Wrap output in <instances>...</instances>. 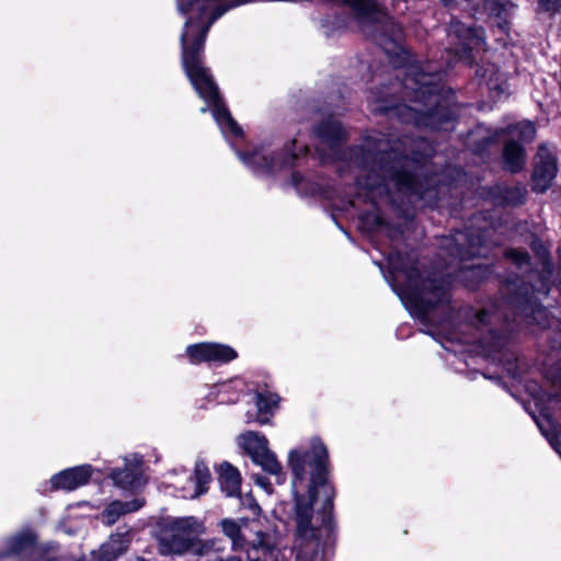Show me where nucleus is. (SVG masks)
I'll return each mask as SVG.
<instances>
[{"label": "nucleus", "instance_id": "f257e3e1", "mask_svg": "<svg viewBox=\"0 0 561 561\" xmlns=\"http://www.w3.org/2000/svg\"><path fill=\"white\" fill-rule=\"evenodd\" d=\"M287 465L293 473L296 537L300 542L321 538L323 533L331 529L335 495L328 480L327 447L319 438H312L308 447L289 450Z\"/></svg>", "mask_w": 561, "mask_h": 561}, {"label": "nucleus", "instance_id": "f03ea898", "mask_svg": "<svg viewBox=\"0 0 561 561\" xmlns=\"http://www.w3.org/2000/svg\"><path fill=\"white\" fill-rule=\"evenodd\" d=\"M204 533V526L195 517L176 518L165 525L159 533L158 542L161 554H182Z\"/></svg>", "mask_w": 561, "mask_h": 561}, {"label": "nucleus", "instance_id": "7ed1b4c3", "mask_svg": "<svg viewBox=\"0 0 561 561\" xmlns=\"http://www.w3.org/2000/svg\"><path fill=\"white\" fill-rule=\"evenodd\" d=\"M238 446L243 449L266 473L274 476L278 483L285 481V473L282 463L276 455L270 449L267 438L253 431H248L237 437Z\"/></svg>", "mask_w": 561, "mask_h": 561}, {"label": "nucleus", "instance_id": "20e7f679", "mask_svg": "<svg viewBox=\"0 0 561 561\" xmlns=\"http://www.w3.org/2000/svg\"><path fill=\"white\" fill-rule=\"evenodd\" d=\"M187 356L192 364L218 363L224 364L237 358V352L225 344L198 343L187 346Z\"/></svg>", "mask_w": 561, "mask_h": 561}, {"label": "nucleus", "instance_id": "39448f33", "mask_svg": "<svg viewBox=\"0 0 561 561\" xmlns=\"http://www.w3.org/2000/svg\"><path fill=\"white\" fill-rule=\"evenodd\" d=\"M557 171V159L553 152L546 145H540L533 175L534 190L545 192L551 185Z\"/></svg>", "mask_w": 561, "mask_h": 561}, {"label": "nucleus", "instance_id": "423d86ee", "mask_svg": "<svg viewBox=\"0 0 561 561\" xmlns=\"http://www.w3.org/2000/svg\"><path fill=\"white\" fill-rule=\"evenodd\" d=\"M93 474V468L90 465L77 466L60 471L50 479L53 490L72 491L89 482Z\"/></svg>", "mask_w": 561, "mask_h": 561}, {"label": "nucleus", "instance_id": "0eeeda50", "mask_svg": "<svg viewBox=\"0 0 561 561\" xmlns=\"http://www.w3.org/2000/svg\"><path fill=\"white\" fill-rule=\"evenodd\" d=\"M114 483L126 490H134L145 483L142 477V458L139 455H133L126 458L124 469L114 470L111 473Z\"/></svg>", "mask_w": 561, "mask_h": 561}, {"label": "nucleus", "instance_id": "6e6552de", "mask_svg": "<svg viewBox=\"0 0 561 561\" xmlns=\"http://www.w3.org/2000/svg\"><path fill=\"white\" fill-rule=\"evenodd\" d=\"M133 535L129 530L125 533H116L112 534L108 539L102 543L96 552H94V558L96 561H115L122 554H124L130 542Z\"/></svg>", "mask_w": 561, "mask_h": 561}, {"label": "nucleus", "instance_id": "1a4fd4ad", "mask_svg": "<svg viewBox=\"0 0 561 561\" xmlns=\"http://www.w3.org/2000/svg\"><path fill=\"white\" fill-rule=\"evenodd\" d=\"M239 158L255 172L261 173H273L279 165H289L290 162L297 157L295 153H290L283 162H279L275 158H270L263 149L254 150L250 153L237 152Z\"/></svg>", "mask_w": 561, "mask_h": 561}, {"label": "nucleus", "instance_id": "9d476101", "mask_svg": "<svg viewBox=\"0 0 561 561\" xmlns=\"http://www.w3.org/2000/svg\"><path fill=\"white\" fill-rule=\"evenodd\" d=\"M448 36L459 39L463 53L478 49L484 44V36L481 30L466 26L459 21H453L450 23Z\"/></svg>", "mask_w": 561, "mask_h": 561}, {"label": "nucleus", "instance_id": "9b49d317", "mask_svg": "<svg viewBox=\"0 0 561 561\" xmlns=\"http://www.w3.org/2000/svg\"><path fill=\"white\" fill-rule=\"evenodd\" d=\"M278 402L279 397L276 393H257L255 397L257 412L255 414L247 412V423H259L260 425L268 424L274 411L278 407Z\"/></svg>", "mask_w": 561, "mask_h": 561}, {"label": "nucleus", "instance_id": "f8f14e48", "mask_svg": "<svg viewBox=\"0 0 561 561\" xmlns=\"http://www.w3.org/2000/svg\"><path fill=\"white\" fill-rule=\"evenodd\" d=\"M243 390V381L236 378L214 385L208 396L221 404L234 403L239 400Z\"/></svg>", "mask_w": 561, "mask_h": 561}, {"label": "nucleus", "instance_id": "ddd939ff", "mask_svg": "<svg viewBox=\"0 0 561 561\" xmlns=\"http://www.w3.org/2000/svg\"><path fill=\"white\" fill-rule=\"evenodd\" d=\"M144 501L135 499L128 502L114 501L102 513L103 523L107 526L115 524L121 516L138 511Z\"/></svg>", "mask_w": 561, "mask_h": 561}, {"label": "nucleus", "instance_id": "4468645a", "mask_svg": "<svg viewBox=\"0 0 561 561\" xmlns=\"http://www.w3.org/2000/svg\"><path fill=\"white\" fill-rule=\"evenodd\" d=\"M219 483L221 490L228 496H236L240 492L241 476L237 468L228 462H224L219 466Z\"/></svg>", "mask_w": 561, "mask_h": 561}, {"label": "nucleus", "instance_id": "2eb2a0df", "mask_svg": "<svg viewBox=\"0 0 561 561\" xmlns=\"http://www.w3.org/2000/svg\"><path fill=\"white\" fill-rule=\"evenodd\" d=\"M257 543H253L248 550L249 561H282L280 551L273 545L265 541V537L260 534Z\"/></svg>", "mask_w": 561, "mask_h": 561}, {"label": "nucleus", "instance_id": "dca6fc26", "mask_svg": "<svg viewBox=\"0 0 561 561\" xmlns=\"http://www.w3.org/2000/svg\"><path fill=\"white\" fill-rule=\"evenodd\" d=\"M210 471L207 465L203 461H197L194 469V477L188 476L190 483H194V491L192 493H183V497L195 499L204 494L210 482Z\"/></svg>", "mask_w": 561, "mask_h": 561}, {"label": "nucleus", "instance_id": "f3484780", "mask_svg": "<svg viewBox=\"0 0 561 561\" xmlns=\"http://www.w3.org/2000/svg\"><path fill=\"white\" fill-rule=\"evenodd\" d=\"M248 523L247 519L234 520L230 518L222 519L220 525L222 533L231 540L232 549L244 548V537L242 535V527Z\"/></svg>", "mask_w": 561, "mask_h": 561}, {"label": "nucleus", "instance_id": "a211bd4d", "mask_svg": "<svg viewBox=\"0 0 561 561\" xmlns=\"http://www.w3.org/2000/svg\"><path fill=\"white\" fill-rule=\"evenodd\" d=\"M503 158L505 168L512 172L522 170L525 164L524 150L518 144L514 141H508L505 145Z\"/></svg>", "mask_w": 561, "mask_h": 561}, {"label": "nucleus", "instance_id": "6ab92c4d", "mask_svg": "<svg viewBox=\"0 0 561 561\" xmlns=\"http://www.w3.org/2000/svg\"><path fill=\"white\" fill-rule=\"evenodd\" d=\"M435 76L421 71L417 67H411L407 78L404 79V85L412 90H420L423 93L432 92L427 87L434 83Z\"/></svg>", "mask_w": 561, "mask_h": 561}, {"label": "nucleus", "instance_id": "aec40b11", "mask_svg": "<svg viewBox=\"0 0 561 561\" xmlns=\"http://www.w3.org/2000/svg\"><path fill=\"white\" fill-rule=\"evenodd\" d=\"M319 539H307L302 542L296 537L297 557L296 561H319Z\"/></svg>", "mask_w": 561, "mask_h": 561}, {"label": "nucleus", "instance_id": "412c9836", "mask_svg": "<svg viewBox=\"0 0 561 561\" xmlns=\"http://www.w3.org/2000/svg\"><path fill=\"white\" fill-rule=\"evenodd\" d=\"M542 435L549 440L550 445L561 457V444L558 440V431L554 424L549 419L537 421Z\"/></svg>", "mask_w": 561, "mask_h": 561}, {"label": "nucleus", "instance_id": "4be33fe9", "mask_svg": "<svg viewBox=\"0 0 561 561\" xmlns=\"http://www.w3.org/2000/svg\"><path fill=\"white\" fill-rule=\"evenodd\" d=\"M343 129L337 122L330 121L329 123L317 128L319 137L327 141H333L343 137Z\"/></svg>", "mask_w": 561, "mask_h": 561}, {"label": "nucleus", "instance_id": "5701e85b", "mask_svg": "<svg viewBox=\"0 0 561 561\" xmlns=\"http://www.w3.org/2000/svg\"><path fill=\"white\" fill-rule=\"evenodd\" d=\"M513 131L517 133L520 140L525 142L533 141L536 137V127L529 121L518 123L513 127Z\"/></svg>", "mask_w": 561, "mask_h": 561}, {"label": "nucleus", "instance_id": "b1692460", "mask_svg": "<svg viewBox=\"0 0 561 561\" xmlns=\"http://www.w3.org/2000/svg\"><path fill=\"white\" fill-rule=\"evenodd\" d=\"M33 542L34 538L31 534H21L10 540V552L19 553L31 547Z\"/></svg>", "mask_w": 561, "mask_h": 561}, {"label": "nucleus", "instance_id": "393cba45", "mask_svg": "<svg viewBox=\"0 0 561 561\" xmlns=\"http://www.w3.org/2000/svg\"><path fill=\"white\" fill-rule=\"evenodd\" d=\"M392 287L394 286L392 285ZM393 289L397 291V294L399 295V297L401 298V300L403 301V304L410 310L411 313H415L421 317L426 316L430 306H422L419 308L416 304L414 305L413 301L410 300L407 293L402 290H397L396 288Z\"/></svg>", "mask_w": 561, "mask_h": 561}, {"label": "nucleus", "instance_id": "a878e982", "mask_svg": "<svg viewBox=\"0 0 561 561\" xmlns=\"http://www.w3.org/2000/svg\"><path fill=\"white\" fill-rule=\"evenodd\" d=\"M240 501L241 505L248 511H250L253 515L260 514L261 508L256 503L255 499L251 494H245L244 496L241 497Z\"/></svg>", "mask_w": 561, "mask_h": 561}, {"label": "nucleus", "instance_id": "bb28decb", "mask_svg": "<svg viewBox=\"0 0 561 561\" xmlns=\"http://www.w3.org/2000/svg\"><path fill=\"white\" fill-rule=\"evenodd\" d=\"M561 0H539L538 5L541 11L557 12L560 9Z\"/></svg>", "mask_w": 561, "mask_h": 561}, {"label": "nucleus", "instance_id": "cd10ccee", "mask_svg": "<svg viewBox=\"0 0 561 561\" xmlns=\"http://www.w3.org/2000/svg\"><path fill=\"white\" fill-rule=\"evenodd\" d=\"M508 255L515 261L517 265H523L528 262V255L524 252L512 250L508 252Z\"/></svg>", "mask_w": 561, "mask_h": 561}, {"label": "nucleus", "instance_id": "c85d7f7f", "mask_svg": "<svg viewBox=\"0 0 561 561\" xmlns=\"http://www.w3.org/2000/svg\"><path fill=\"white\" fill-rule=\"evenodd\" d=\"M254 481L257 485H260L267 493L272 492L271 483L268 482V480L265 477L256 476Z\"/></svg>", "mask_w": 561, "mask_h": 561}, {"label": "nucleus", "instance_id": "c756f323", "mask_svg": "<svg viewBox=\"0 0 561 561\" xmlns=\"http://www.w3.org/2000/svg\"><path fill=\"white\" fill-rule=\"evenodd\" d=\"M216 561H241V559L238 557H228L226 559H218Z\"/></svg>", "mask_w": 561, "mask_h": 561}, {"label": "nucleus", "instance_id": "7c9ffc66", "mask_svg": "<svg viewBox=\"0 0 561 561\" xmlns=\"http://www.w3.org/2000/svg\"><path fill=\"white\" fill-rule=\"evenodd\" d=\"M414 273H415V271H414V270H413V271H411V273H407V277H408V279H409V283H412V282H413V279H414L413 274H414Z\"/></svg>", "mask_w": 561, "mask_h": 561}, {"label": "nucleus", "instance_id": "2f4dec72", "mask_svg": "<svg viewBox=\"0 0 561 561\" xmlns=\"http://www.w3.org/2000/svg\"><path fill=\"white\" fill-rule=\"evenodd\" d=\"M437 293L435 291L434 293V296L436 297L437 300H439L440 296H442V289L440 288H436Z\"/></svg>", "mask_w": 561, "mask_h": 561}, {"label": "nucleus", "instance_id": "473e14b6", "mask_svg": "<svg viewBox=\"0 0 561 561\" xmlns=\"http://www.w3.org/2000/svg\"><path fill=\"white\" fill-rule=\"evenodd\" d=\"M374 220H375V222H376L377 225H379V224H380V220H379V218H378L377 216H375V217H374Z\"/></svg>", "mask_w": 561, "mask_h": 561}, {"label": "nucleus", "instance_id": "72a5a7b5", "mask_svg": "<svg viewBox=\"0 0 561 561\" xmlns=\"http://www.w3.org/2000/svg\"><path fill=\"white\" fill-rule=\"evenodd\" d=\"M390 265H392V266H393V270H396V271H397V266H396V264H394L392 261H390Z\"/></svg>", "mask_w": 561, "mask_h": 561}, {"label": "nucleus", "instance_id": "f704fd0d", "mask_svg": "<svg viewBox=\"0 0 561 561\" xmlns=\"http://www.w3.org/2000/svg\"><path fill=\"white\" fill-rule=\"evenodd\" d=\"M446 5L449 3V0H442Z\"/></svg>", "mask_w": 561, "mask_h": 561}, {"label": "nucleus", "instance_id": "c9c22d12", "mask_svg": "<svg viewBox=\"0 0 561 561\" xmlns=\"http://www.w3.org/2000/svg\"><path fill=\"white\" fill-rule=\"evenodd\" d=\"M137 561H145V559L144 558H138Z\"/></svg>", "mask_w": 561, "mask_h": 561}]
</instances>
